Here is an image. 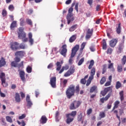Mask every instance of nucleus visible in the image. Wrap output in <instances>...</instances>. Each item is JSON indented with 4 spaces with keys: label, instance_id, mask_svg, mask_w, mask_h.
<instances>
[{
    "label": "nucleus",
    "instance_id": "3c124183",
    "mask_svg": "<svg viewBox=\"0 0 126 126\" xmlns=\"http://www.w3.org/2000/svg\"><path fill=\"white\" fill-rule=\"evenodd\" d=\"M2 15L3 17H5L6 15H7V11H6V10L3 9L2 11Z\"/></svg>",
    "mask_w": 126,
    "mask_h": 126
},
{
    "label": "nucleus",
    "instance_id": "a211bd4d",
    "mask_svg": "<svg viewBox=\"0 0 126 126\" xmlns=\"http://www.w3.org/2000/svg\"><path fill=\"white\" fill-rule=\"evenodd\" d=\"M111 95H112V94L111 93H109L104 98H100V102L103 104L104 103V101H108V100H109V98L111 97Z\"/></svg>",
    "mask_w": 126,
    "mask_h": 126
},
{
    "label": "nucleus",
    "instance_id": "de8ad7c7",
    "mask_svg": "<svg viewBox=\"0 0 126 126\" xmlns=\"http://www.w3.org/2000/svg\"><path fill=\"white\" fill-rule=\"evenodd\" d=\"M117 70L118 72H122L123 71V66L122 65H118L117 66Z\"/></svg>",
    "mask_w": 126,
    "mask_h": 126
},
{
    "label": "nucleus",
    "instance_id": "4be33fe9",
    "mask_svg": "<svg viewBox=\"0 0 126 126\" xmlns=\"http://www.w3.org/2000/svg\"><path fill=\"white\" fill-rule=\"evenodd\" d=\"M15 100L17 103H20L21 99L20 98V95H19V94H15Z\"/></svg>",
    "mask_w": 126,
    "mask_h": 126
},
{
    "label": "nucleus",
    "instance_id": "b1692460",
    "mask_svg": "<svg viewBox=\"0 0 126 126\" xmlns=\"http://www.w3.org/2000/svg\"><path fill=\"white\" fill-rule=\"evenodd\" d=\"M68 68H69V66H68V65H65V66H63L62 67V68L59 71V74L63 73V70H67Z\"/></svg>",
    "mask_w": 126,
    "mask_h": 126
},
{
    "label": "nucleus",
    "instance_id": "a18cd8bd",
    "mask_svg": "<svg viewBox=\"0 0 126 126\" xmlns=\"http://www.w3.org/2000/svg\"><path fill=\"white\" fill-rule=\"evenodd\" d=\"M126 63V56L125 55L123 56V58L122 59V63L123 65H125Z\"/></svg>",
    "mask_w": 126,
    "mask_h": 126
},
{
    "label": "nucleus",
    "instance_id": "6ab92c4d",
    "mask_svg": "<svg viewBox=\"0 0 126 126\" xmlns=\"http://www.w3.org/2000/svg\"><path fill=\"white\" fill-rule=\"evenodd\" d=\"M20 77L21 79L24 82L25 81V72L24 71L21 70L19 72Z\"/></svg>",
    "mask_w": 126,
    "mask_h": 126
},
{
    "label": "nucleus",
    "instance_id": "393cba45",
    "mask_svg": "<svg viewBox=\"0 0 126 126\" xmlns=\"http://www.w3.org/2000/svg\"><path fill=\"white\" fill-rule=\"evenodd\" d=\"M23 54H24L23 51H17L15 54V56H16L17 57H23V56H24Z\"/></svg>",
    "mask_w": 126,
    "mask_h": 126
},
{
    "label": "nucleus",
    "instance_id": "0e129e2a",
    "mask_svg": "<svg viewBox=\"0 0 126 126\" xmlns=\"http://www.w3.org/2000/svg\"><path fill=\"white\" fill-rule=\"evenodd\" d=\"M80 82L81 84H86V80L84 78H83L81 80Z\"/></svg>",
    "mask_w": 126,
    "mask_h": 126
},
{
    "label": "nucleus",
    "instance_id": "603ef678",
    "mask_svg": "<svg viewBox=\"0 0 126 126\" xmlns=\"http://www.w3.org/2000/svg\"><path fill=\"white\" fill-rule=\"evenodd\" d=\"M105 82H106V77H103L100 81V84H104V83H105Z\"/></svg>",
    "mask_w": 126,
    "mask_h": 126
},
{
    "label": "nucleus",
    "instance_id": "c85d7f7f",
    "mask_svg": "<svg viewBox=\"0 0 126 126\" xmlns=\"http://www.w3.org/2000/svg\"><path fill=\"white\" fill-rule=\"evenodd\" d=\"M102 49L103 50L107 49V42H106V40L105 39L102 40Z\"/></svg>",
    "mask_w": 126,
    "mask_h": 126
},
{
    "label": "nucleus",
    "instance_id": "13d9d810",
    "mask_svg": "<svg viewBox=\"0 0 126 126\" xmlns=\"http://www.w3.org/2000/svg\"><path fill=\"white\" fill-rule=\"evenodd\" d=\"M8 9L10 10V11H13V10H14V6L13 5H10L8 7Z\"/></svg>",
    "mask_w": 126,
    "mask_h": 126
},
{
    "label": "nucleus",
    "instance_id": "c756f323",
    "mask_svg": "<svg viewBox=\"0 0 126 126\" xmlns=\"http://www.w3.org/2000/svg\"><path fill=\"white\" fill-rule=\"evenodd\" d=\"M24 61H22L20 63H18L17 67L18 68H24Z\"/></svg>",
    "mask_w": 126,
    "mask_h": 126
},
{
    "label": "nucleus",
    "instance_id": "864d4df0",
    "mask_svg": "<svg viewBox=\"0 0 126 126\" xmlns=\"http://www.w3.org/2000/svg\"><path fill=\"white\" fill-rule=\"evenodd\" d=\"M93 112V110H92V108H89L87 111V115H88V116H89V115H91V114H92Z\"/></svg>",
    "mask_w": 126,
    "mask_h": 126
},
{
    "label": "nucleus",
    "instance_id": "a19ab883",
    "mask_svg": "<svg viewBox=\"0 0 126 126\" xmlns=\"http://www.w3.org/2000/svg\"><path fill=\"white\" fill-rule=\"evenodd\" d=\"M0 79L1 80L5 79V74L3 72H1L0 74Z\"/></svg>",
    "mask_w": 126,
    "mask_h": 126
},
{
    "label": "nucleus",
    "instance_id": "f704fd0d",
    "mask_svg": "<svg viewBox=\"0 0 126 126\" xmlns=\"http://www.w3.org/2000/svg\"><path fill=\"white\" fill-rule=\"evenodd\" d=\"M120 99L121 101H124L125 99V97H124V91H121L120 93Z\"/></svg>",
    "mask_w": 126,
    "mask_h": 126
},
{
    "label": "nucleus",
    "instance_id": "774afa93",
    "mask_svg": "<svg viewBox=\"0 0 126 126\" xmlns=\"http://www.w3.org/2000/svg\"><path fill=\"white\" fill-rule=\"evenodd\" d=\"M75 9L76 10L77 12H78V3H76L75 5Z\"/></svg>",
    "mask_w": 126,
    "mask_h": 126
},
{
    "label": "nucleus",
    "instance_id": "aec40b11",
    "mask_svg": "<svg viewBox=\"0 0 126 126\" xmlns=\"http://www.w3.org/2000/svg\"><path fill=\"white\" fill-rule=\"evenodd\" d=\"M6 64V62H5V59L3 57L1 58L0 60V67H2V66H4Z\"/></svg>",
    "mask_w": 126,
    "mask_h": 126
},
{
    "label": "nucleus",
    "instance_id": "4d7b16f0",
    "mask_svg": "<svg viewBox=\"0 0 126 126\" xmlns=\"http://www.w3.org/2000/svg\"><path fill=\"white\" fill-rule=\"evenodd\" d=\"M67 79H64L63 81V87L64 88L66 87V84H67Z\"/></svg>",
    "mask_w": 126,
    "mask_h": 126
},
{
    "label": "nucleus",
    "instance_id": "bb28decb",
    "mask_svg": "<svg viewBox=\"0 0 126 126\" xmlns=\"http://www.w3.org/2000/svg\"><path fill=\"white\" fill-rule=\"evenodd\" d=\"M75 40H76V35H73L69 39V42L70 43H73Z\"/></svg>",
    "mask_w": 126,
    "mask_h": 126
},
{
    "label": "nucleus",
    "instance_id": "0eeeda50",
    "mask_svg": "<svg viewBox=\"0 0 126 126\" xmlns=\"http://www.w3.org/2000/svg\"><path fill=\"white\" fill-rule=\"evenodd\" d=\"M67 46L66 44H64L62 46V50L61 51H60V53L62 56H63L64 58H65L66 57V54L67 53Z\"/></svg>",
    "mask_w": 126,
    "mask_h": 126
},
{
    "label": "nucleus",
    "instance_id": "9b49d317",
    "mask_svg": "<svg viewBox=\"0 0 126 126\" xmlns=\"http://www.w3.org/2000/svg\"><path fill=\"white\" fill-rule=\"evenodd\" d=\"M94 29H88L87 31V34L86 35V39H90L91 38V36L92 35H93V32H94Z\"/></svg>",
    "mask_w": 126,
    "mask_h": 126
},
{
    "label": "nucleus",
    "instance_id": "f257e3e1",
    "mask_svg": "<svg viewBox=\"0 0 126 126\" xmlns=\"http://www.w3.org/2000/svg\"><path fill=\"white\" fill-rule=\"evenodd\" d=\"M79 85H77L75 89V86L73 85H70L66 91V95L68 99H70L72 96H74V93L79 94Z\"/></svg>",
    "mask_w": 126,
    "mask_h": 126
},
{
    "label": "nucleus",
    "instance_id": "37998d69",
    "mask_svg": "<svg viewBox=\"0 0 126 126\" xmlns=\"http://www.w3.org/2000/svg\"><path fill=\"white\" fill-rule=\"evenodd\" d=\"M1 81L2 85L3 87H7V86L8 85V84H7V83L5 81V79L4 80H1Z\"/></svg>",
    "mask_w": 126,
    "mask_h": 126
},
{
    "label": "nucleus",
    "instance_id": "49530a36",
    "mask_svg": "<svg viewBox=\"0 0 126 126\" xmlns=\"http://www.w3.org/2000/svg\"><path fill=\"white\" fill-rule=\"evenodd\" d=\"M26 70L28 73H31L32 72V67L30 66H28Z\"/></svg>",
    "mask_w": 126,
    "mask_h": 126
},
{
    "label": "nucleus",
    "instance_id": "6e6552de",
    "mask_svg": "<svg viewBox=\"0 0 126 126\" xmlns=\"http://www.w3.org/2000/svg\"><path fill=\"white\" fill-rule=\"evenodd\" d=\"M78 50H79V45L77 44L72 48L70 58H74Z\"/></svg>",
    "mask_w": 126,
    "mask_h": 126
},
{
    "label": "nucleus",
    "instance_id": "1a4fd4ad",
    "mask_svg": "<svg viewBox=\"0 0 126 126\" xmlns=\"http://www.w3.org/2000/svg\"><path fill=\"white\" fill-rule=\"evenodd\" d=\"M10 48L13 51L19 50V43L14 42L10 43Z\"/></svg>",
    "mask_w": 126,
    "mask_h": 126
},
{
    "label": "nucleus",
    "instance_id": "f3484780",
    "mask_svg": "<svg viewBox=\"0 0 126 126\" xmlns=\"http://www.w3.org/2000/svg\"><path fill=\"white\" fill-rule=\"evenodd\" d=\"M29 37V42L31 44V45L34 44V39H33V34H32V32H29L28 34Z\"/></svg>",
    "mask_w": 126,
    "mask_h": 126
},
{
    "label": "nucleus",
    "instance_id": "7ed1b4c3",
    "mask_svg": "<svg viewBox=\"0 0 126 126\" xmlns=\"http://www.w3.org/2000/svg\"><path fill=\"white\" fill-rule=\"evenodd\" d=\"M18 35V38L22 39L23 42H28V38L26 37V33L24 32V29L23 28H19Z\"/></svg>",
    "mask_w": 126,
    "mask_h": 126
},
{
    "label": "nucleus",
    "instance_id": "052dcab7",
    "mask_svg": "<svg viewBox=\"0 0 126 126\" xmlns=\"http://www.w3.org/2000/svg\"><path fill=\"white\" fill-rule=\"evenodd\" d=\"M20 49H22L23 50H24V49H25V45H24L23 43L21 44L20 46L19 45V50Z\"/></svg>",
    "mask_w": 126,
    "mask_h": 126
},
{
    "label": "nucleus",
    "instance_id": "a878e982",
    "mask_svg": "<svg viewBox=\"0 0 126 126\" xmlns=\"http://www.w3.org/2000/svg\"><path fill=\"white\" fill-rule=\"evenodd\" d=\"M77 27H78L77 24L74 25L72 26L69 29V31L70 32H73V31H74V30H75L76 29H77Z\"/></svg>",
    "mask_w": 126,
    "mask_h": 126
},
{
    "label": "nucleus",
    "instance_id": "e2e57ef3",
    "mask_svg": "<svg viewBox=\"0 0 126 126\" xmlns=\"http://www.w3.org/2000/svg\"><path fill=\"white\" fill-rule=\"evenodd\" d=\"M14 60H15L14 62H15L17 63H19L21 61L20 58L17 57H15Z\"/></svg>",
    "mask_w": 126,
    "mask_h": 126
},
{
    "label": "nucleus",
    "instance_id": "8fccbe9b",
    "mask_svg": "<svg viewBox=\"0 0 126 126\" xmlns=\"http://www.w3.org/2000/svg\"><path fill=\"white\" fill-rule=\"evenodd\" d=\"M6 120L8 123H12L13 122L12 119L10 116H6Z\"/></svg>",
    "mask_w": 126,
    "mask_h": 126
},
{
    "label": "nucleus",
    "instance_id": "4468645a",
    "mask_svg": "<svg viewBox=\"0 0 126 126\" xmlns=\"http://www.w3.org/2000/svg\"><path fill=\"white\" fill-rule=\"evenodd\" d=\"M66 19L67 21V24L69 25L70 22H72L74 20V17H73V15L71 14H67L66 16Z\"/></svg>",
    "mask_w": 126,
    "mask_h": 126
},
{
    "label": "nucleus",
    "instance_id": "473e14b6",
    "mask_svg": "<svg viewBox=\"0 0 126 126\" xmlns=\"http://www.w3.org/2000/svg\"><path fill=\"white\" fill-rule=\"evenodd\" d=\"M17 24V22L16 21H13L10 25L11 29H13L15 27H16V25Z\"/></svg>",
    "mask_w": 126,
    "mask_h": 126
},
{
    "label": "nucleus",
    "instance_id": "2f4dec72",
    "mask_svg": "<svg viewBox=\"0 0 126 126\" xmlns=\"http://www.w3.org/2000/svg\"><path fill=\"white\" fill-rule=\"evenodd\" d=\"M83 118V115H82V113H80L77 116V121L78 122H81L82 121V119Z\"/></svg>",
    "mask_w": 126,
    "mask_h": 126
},
{
    "label": "nucleus",
    "instance_id": "f8f14e48",
    "mask_svg": "<svg viewBox=\"0 0 126 126\" xmlns=\"http://www.w3.org/2000/svg\"><path fill=\"white\" fill-rule=\"evenodd\" d=\"M109 91H112V87H111L105 88L103 91H101L100 94L102 95V96H105V95Z\"/></svg>",
    "mask_w": 126,
    "mask_h": 126
},
{
    "label": "nucleus",
    "instance_id": "4c0bfd02",
    "mask_svg": "<svg viewBox=\"0 0 126 126\" xmlns=\"http://www.w3.org/2000/svg\"><path fill=\"white\" fill-rule=\"evenodd\" d=\"M17 64L18 63L15 61H12L10 64L11 67H17Z\"/></svg>",
    "mask_w": 126,
    "mask_h": 126
},
{
    "label": "nucleus",
    "instance_id": "dca6fc26",
    "mask_svg": "<svg viewBox=\"0 0 126 126\" xmlns=\"http://www.w3.org/2000/svg\"><path fill=\"white\" fill-rule=\"evenodd\" d=\"M117 43H118V40L113 38L110 41L109 45L111 47V48H115L116 45H117Z\"/></svg>",
    "mask_w": 126,
    "mask_h": 126
},
{
    "label": "nucleus",
    "instance_id": "bf43d9fd",
    "mask_svg": "<svg viewBox=\"0 0 126 126\" xmlns=\"http://www.w3.org/2000/svg\"><path fill=\"white\" fill-rule=\"evenodd\" d=\"M118 110L114 111V114H116L117 119H118L119 121H121L120 117V116H119V115L118 114Z\"/></svg>",
    "mask_w": 126,
    "mask_h": 126
},
{
    "label": "nucleus",
    "instance_id": "c03bdc74",
    "mask_svg": "<svg viewBox=\"0 0 126 126\" xmlns=\"http://www.w3.org/2000/svg\"><path fill=\"white\" fill-rule=\"evenodd\" d=\"M26 22L29 25H30V26H32V25H33V22H32V20H31V19H27Z\"/></svg>",
    "mask_w": 126,
    "mask_h": 126
},
{
    "label": "nucleus",
    "instance_id": "9d476101",
    "mask_svg": "<svg viewBox=\"0 0 126 126\" xmlns=\"http://www.w3.org/2000/svg\"><path fill=\"white\" fill-rule=\"evenodd\" d=\"M57 82V78L56 77H51L50 78V84L53 88H56L57 86L56 83Z\"/></svg>",
    "mask_w": 126,
    "mask_h": 126
},
{
    "label": "nucleus",
    "instance_id": "7c9ffc66",
    "mask_svg": "<svg viewBox=\"0 0 126 126\" xmlns=\"http://www.w3.org/2000/svg\"><path fill=\"white\" fill-rule=\"evenodd\" d=\"M56 66H57L56 70H57V71H60V70H61V68H62V65L61 64V62H57Z\"/></svg>",
    "mask_w": 126,
    "mask_h": 126
},
{
    "label": "nucleus",
    "instance_id": "69168bd1",
    "mask_svg": "<svg viewBox=\"0 0 126 126\" xmlns=\"http://www.w3.org/2000/svg\"><path fill=\"white\" fill-rule=\"evenodd\" d=\"M113 52V49L111 48H108L107 51V54H112Z\"/></svg>",
    "mask_w": 126,
    "mask_h": 126
},
{
    "label": "nucleus",
    "instance_id": "cd10ccee",
    "mask_svg": "<svg viewBox=\"0 0 126 126\" xmlns=\"http://www.w3.org/2000/svg\"><path fill=\"white\" fill-rule=\"evenodd\" d=\"M119 105H120V101H119L118 100L116 101L114 103V106L112 110V112H113V111H114L115 109H118Z\"/></svg>",
    "mask_w": 126,
    "mask_h": 126
},
{
    "label": "nucleus",
    "instance_id": "72a5a7b5",
    "mask_svg": "<svg viewBox=\"0 0 126 126\" xmlns=\"http://www.w3.org/2000/svg\"><path fill=\"white\" fill-rule=\"evenodd\" d=\"M122 32V28L121 27V24H118V27L116 28V32L117 34H121Z\"/></svg>",
    "mask_w": 126,
    "mask_h": 126
},
{
    "label": "nucleus",
    "instance_id": "6e6d98bb",
    "mask_svg": "<svg viewBox=\"0 0 126 126\" xmlns=\"http://www.w3.org/2000/svg\"><path fill=\"white\" fill-rule=\"evenodd\" d=\"M20 25L21 26H24V23H25V21H24V18H22L20 19Z\"/></svg>",
    "mask_w": 126,
    "mask_h": 126
},
{
    "label": "nucleus",
    "instance_id": "5fc2aeb1",
    "mask_svg": "<svg viewBox=\"0 0 126 126\" xmlns=\"http://www.w3.org/2000/svg\"><path fill=\"white\" fill-rule=\"evenodd\" d=\"M72 11H73V8L70 7L68 9V13L67 14H69V15L71 14V15H73V14L72 13Z\"/></svg>",
    "mask_w": 126,
    "mask_h": 126
},
{
    "label": "nucleus",
    "instance_id": "423d86ee",
    "mask_svg": "<svg viewBox=\"0 0 126 126\" xmlns=\"http://www.w3.org/2000/svg\"><path fill=\"white\" fill-rule=\"evenodd\" d=\"M75 71V68L74 66H71L69 70L64 74L65 77H68V76H70L71 74H73Z\"/></svg>",
    "mask_w": 126,
    "mask_h": 126
},
{
    "label": "nucleus",
    "instance_id": "20e7f679",
    "mask_svg": "<svg viewBox=\"0 0 126 126\" xmlns=\"http://www.w3.org/2000/svg\"><path fill=\"white\" fill-rule=\"evenodd\" d=\"M95 73L96 68L94 67L91 70L90 76H89V79L87 80L86 86H89V85H90L91 84V81H92L94 78V75H95Z\"/></svg>",
    "mask_w": 126,
    "mask_h": 126
},
{
    "label": "nucleus",
    "instance_id": "39448f33",
    "mask_svg": "<svg viewBox=\"0 0 126 126\" xmlns=\"http://www.w3.org/2000/svg\"><path fill=\"white\" fill-rule=\"evenodd\" d=\"M81 105V102L79 100H74L69 106L70 110H76Z\"/></svg>",
    "mask_w": 126,
    "mask_h": 126
},
{
    "label": "nucleus",
    "instance_id": "58836bf2",
    "mask_svg": "<svg viewBox=\"0 0 126 126\" xmlns=\"http://www.w3.org/2000/svg\"><path fill=\"white\" fill-rule=\"evenodd\" d=\"M122 87V83L120 82V81H117L116 82V89H119Z\"/></svg>",
    "mask_w": 126,
    "mask_h": 126
},
{
    "label": "nucleus",
    "instance_id": "680f3d73",
    "mask_svg": "<svg viewBox=\"0 0 126 126\" xmlns=\"http://www.w3.org/2000/svg\"><path fill=\"white\" fill-rule=\"evenodd\" d=\"M26 117V114H23L21 116H19V120H23V119H25Z\"/></svg>",
    "mask_w": 126,
    "mask_h": 126
},
{
    "label": "nucleus",
    "instance_id": "338daca9",
    "mask_svg": "<svg viewBox=\"0 0 126 126\" xmlns=\"http://www.w3.org/2000/svg\"><path fill=\"white\" fill-rule=\"evenodd\" d=\"M53 66H54V64H53V63H50L47 66V68H53Z\"/></svg>",
    "mask_w": 126,
    "mask_h": 126
},
{
    "label": "nucleus",
    "instance_id": "e433bc0d",
    "mask_svg": "<svg viewBox=\"0 0 126 126\" xmlns=\"http://www.w3.org/2000/svg\"><path fill=\"white\" fill-rule=\"evenodd\" d=\"M94 60H91L90 63V65L88 66V68L89 69H91V68H92V67H93V65H94Z\"/></svg>",
    "mask_w": 126,
    "mask_h": 126
},
{
    "label": "nucleus",
    "instance_id": "ea45409f",
    "mask_svg": "<svg viewBox=\"0 0 126 126\" xmlns=\"http://www.w3.org/2000/svg\"><path fill=\"white\" fill-rule=\"evenodd\" d=\"M17 123H18L19 126H26V123L24 122V121L22 120L21 122H20L19 121H17Z\"/></svg>",
    "mask_w": 126,
    "mask_h": 126
},
{
    "label": "nucleus",
    "instance_id": "5701e85b",
    "mask_svg": "<svg viewBox=\"0 0 126 126\" xmlns=\"http://www.w3.org/2000/svg\"><path fill=\"white\" fill-rule=\"evenodd\" d=\"M97 90H98V89L97 88V86H93L91 88L90 90V93H93V92H95V93H97Z\"/></svg>",
    "mask_w": 126,
    "mask_h": 126
},
{
    "label": "nucleus",
    "instance_id": "09e8293b",
    "mask_svg": "<svg viewBox=\"0 0 126 126\" xmlns=\"http://www.w3.org/2000/svg\"><path fill=\"white\" fill-rule=\"evenodd\" d=\"M84 61H85V58L84 57L81 58L78 63V65H81V64H82V63H84Z\"/></svg>",
    "mask_w": 126,
    "mask_h": 126
},
{
    "label": "nucleus",
    "instance_id": "ddd939ff",
    "mask_svg": "<svg viewBox=\"0 0 126 126\" xmlns=\"http://www.w3.org/2000/svg\"><path fill=\"white\" fill-rule=\"evenodd\" d=\"M86 46V42H83L81 45V48L80 49V54H79L77 60H78L79 59V57L80 56H81V54L83 53V50H84V48H85V46Z\"/></svg>",
    "mask_w": 126,
    "mask_h": 126
},
{
    "label": "nucleus",
    "instance_id": "f03ea898",
    "mask_svg": "<svg viewBox=\"0 0 126 126\" xmlns=\"http://www.w3.org/2000/svg\"><path fill=\"white\" fill-rule=\"evenodd\" d=\"M77 115V111H73L70 113L67 114L66 115V123L67 125H70L71 123H72L74 120L75 117Z\"/></svg>",
    "mask_w": 126,
    "mask_h": 126
},
{
    "label": "nucleus",
    "instance_id": "2eb2a0df",
    "mask_svg": "<svg viewBox=\"0 0 126 126\" xmlns=\"http://www.w3.org/2000/svg\"><path fill=\"white\" fill-rule=\"evenodd\" d=\"M26 101L28 108H31V107H32V105H33V103H32V101H31V99H30V96H29V94H28L26 96Z\"/></svg>",
    "mask_w": 126,
    "mask_h": 126
},
{
    "label": "nucleus",
    "instance_id": "c9c22d12",
    "mask_svg": "<svg viewBox=\"0 0 126 126\" xmlns=\"http://www.w3.org/2000/svg\"><path fill=\"white\" fill-rule=\"evenodd\" d=\"M107 71V64H105L102 65V74H104V73Z\"/></svg>",
    "mask_w": 126,
    "mask_h": 126
},
{
    "label": "nucleus",
    "instance_id": "79ce46f5",
    "mask_svg": "<svg viewBox=\"0 0 126 126\" xmlns=\"http://www.w3.org/2000/svg\"><path fill=\"white\" fill-rule=\"evenodd\" d=\"M99 116L100 119H103V118H105V117H106V113H105V112H100L99 113Z\"/></svg>",
    "mask_w": 126,
    "mask_h": 126
},
{
    "label": "nucleus",
    "instance_id": "412c9836",
    "mask_svg": "<svg viewBox=\"0 0 126 126\" xmlns=\"http://www.w3.org/2000/svg\"><path fill=\"white\" fill-rule=\"evenodd\" d=\"M47 121H48V119H47L46 116L43 115L41 117L40 122V123L42 124V125H44V124H46V123H47Z\"/></svg>",
    "mask_w": 126,
    "mask_h": 126
}]
</instances>
